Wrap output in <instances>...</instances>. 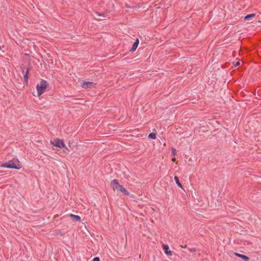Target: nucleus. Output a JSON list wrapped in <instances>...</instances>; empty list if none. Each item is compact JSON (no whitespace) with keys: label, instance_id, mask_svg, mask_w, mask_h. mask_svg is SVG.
Listing matches in <instances>:
<instances>
[{"label":"nucleus","instance_id":"obj_10","mask_svg":"<svg viewBox=\"0 0 261 261\" xmlns=\"http://www.w3.org/2000/svg\"><path fill=\"white\" fill-rule=\"evenodd\" d=\"M117 190L124 193L126 195H128L129 194V192H128L126 189L125 188H124L122 185L119 186L118 189Z\"/></svg>","mask_w":261,"mask_h":261},{"label":"nucleus","instance_id":"obj_7","mask_svg":"<svg viewBox=\"0 0 261 261\" xmlns=\"http://www.w3.org/2000/svg\"><path fill=\"white\" fill-rule=\"evenodd\" d=\"M139 43V39H137L136 40L135 42L133 44L132 47V48L130 49L131 51L134 52V51H135L136 50V49H137V47L138 46Z\"/></svg>","mask_w":261,"mask_h":261},{"label":"nucleus","instance_id":"obj_15","mask_svg":"<svg viewBox=\"0 0 261 261\" xmlns=\"http://www.w3.org/2000/svg\"><path fill=\"white\" fill-rule=\"evenodd\" d=\"M171 151H172V154L173 156H175V155L176 154V149L174 148H172Z\"/></svg>","mask_w":261,"mask_h":261},{"label":"nucleus","instance_id":"obj_8","mask_svg":"<svg viewBox=\"0 0 261 261\" xmlns=\"http://www.w3.org/2000/svg\"><path fill=\"white\" fill-rule=\"evenodd\" d=\"M234 254L236 256L243 259L244 261H248L249 260V257L246 255H245L243 254H241L238 253H235Z\"/></svg>","mask_w":261,"mask_h":261},{"label":"nucleus","instance_id":"obj_16","mask_svg":"<svg viewBox=\"0 0 261 261\" xmlns=\"http://www.w3.org/2000/svg\"><path fill=\"white\" fill-rule=\"evenodd\" d=\"M240 64V62H233V65L234 66H237V65H239Z\"/></svg>","mask_w":261,"mask_h":261},{"label":"nucleus","instance_id":"obj_4","mask_svg":"<svg viewBox=\"0 0 261 261\" xmlns=\"http://www.w3.org/2000/svg\"><path fill=\"white\" fill-rule=\"evenodd\" d=\"M163 247L165 251V253L168 255V256H172V251L169 249V246L167 244H164L163 245Z\"/></svg>","mask_w":261,"mask_h":261},{"label":"nucleus","instance_id":"obj_1","mask_svg":"<svg viewBox=\"0 0 261 261\" xmlns=\"http://www.w3.org/2000/svg\"><path fill=\"white\" fill-rule=\"evenodd\" d=\"M0 167L15 169H20L21 167L19 161L17 159H13V160L9 161L8 163L0 165Z\"/></svg>","mask_w":261,"mask_h":261},{"label":"nucleus","instance_id":"obj_12","mask_svg":"<svg viewBox=\"0 0 261 261\" xmlns=\"http://www.w3.org/2000/svg\"><path fill=\"white\" fill-rule=\"evenodd\" d=\"M174 180L176 184V185L180 188H182V186L181 184V183L180 182L179 179H178V178L177 177V176H174Z\"/></svg>","mask_w":261,"mask_h":261},{"label":"nucleus","instance_id":"obj_3","mask_svg":"<svg viewBox=\"0 0 261 261\" xmlns=\"http://www.w3.org/2000/svg\"><path fill=\"white\" fill-rule=\"evenodd\" d=\"M50 143L56 147L62 148H65L66 150H68V148L66 146L64 141L60 139H56L53 141H51Z\"/></svg>","mask_w":261,"mask_h":261},{"label":"nucleus","instance_id":"obj_9","mask_svg":"<svg viewBox=\"0 0 261 261\" xmlns=\"http://www.w3.org/2000/svg\"><path fill=\"white\" fill-rule=\"evenodd\" d=\"M22 72L24 73L23 78L25 83H28L29 80V69H27V71L24 72V69L22 70Z\"/></svg>","mask_w":261,"mask_h":261},{"label":"nucleus","instance_id":"obj_5","mask_svg":"<svg viewBox=\"0 0 261 261\" xmlns=\"http://www.w3.org/2000/svg\"><path fill=\"white\" fill-rule=\"evenodd\" d=\"M112 186L114 190H117L120 185L119 184L118 181L117 179H113L112 181Z\"/></svg>","mask_w":261,"mask_h":261},{"label":"nucleus","instance_id":"obj_14","mask_svg":"<svg viewBox=\"0 0 261 261\" xmlns=\"http://www.w3.org/2000/svg\"><path fill=\"white\" fill-rule=\"evenodd\" d=\"M148 137L151 138V139H155L156 138V135L155 133H150L148 135Z\"/></svg>","mask_w":261,"mask_h":261},{"label":"nucleus","instance_id":"obj_2","mask_svg":"<svg viewBox=\"0 0 261 261\" xmlns=\"http://www.w3.org/2000/svg\"><path fill=\"white\" fill-rule=\"evenodd\" d=\"M49 84L45 80H42L36 85L37 96H40L46 91Z\"/></svg>","mask_w":261,"mask_h":261},{"label":"nucleus","instance_id":"obj_11","mask_svg":"<svg viewBox=\"0 0 261 261\" xmlns=\"http://www.w3.org/2000/svg\"><path fill=\"white\" fill-rule=\"evenodd\" d=\"M69 216L75 221L81 222V217L79 216L71 214Z\"/></svg>","mask_w":261,"mask_h":261},{"label":"nucleus","instance_id":"obj_13","mask_svg":"<svg viewBox=\"0 0 261 261\" xmlns=\"http://www.w3.org/2000/svg\"><path fill=\"white\" fill-rule=\"evenodd\" d=\"M255 16V14H249L247 16H246L245 17H244V20H248L249 19L251 18H253Z\"/></svg>","mask_w":261,"mask_h":261},{"label":"nucleus","instance_id":"obj_17","mask_svg":"<svg viewBox=\"0 0 261 261\" xmlns=\"http://www.w3.org/2000/svg\"><path fill=\"white\" fill-rule=\"evenodd\" d=\"M175 158H173V159H172V162H174V161H175Z\"/></svg>","mask_w":261,"mask_h":261},{"label":"nucleus","instance_id":"obj_6","mask_svg":"<svg viewBox=\"0 0 261 261\" xmlns=\"http://www.w3.org/2000/svg\"><path fill=\"white\" fill-rule=\"evenodd\" d=\"M93 85V83L91 82H84L82 83V86L84 88H88L91 87Z\"/></svg>","mask_w":261,"mask_h":261}]
</instances>
